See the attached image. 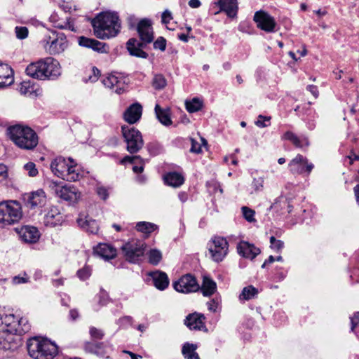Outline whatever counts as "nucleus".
<instances>
[{"instance_id":"obj_1","label":"nucleus","mask_w":359,"mask_h":359,"mask_svg":"<svg viewBox=\"0 0 359 359\" xmlns=\"http://www.w3.org/2000/svg\"><path fill=\"white\" fill-rule=\"evenodd\" d=\"M94 34L100 39L115 37L121 31V23L118 13L105 11L99 13L91 21Z\"/></svg>"},{"instance_id":"obj_2","label":"nucleus","mask_w":359,"mask_h":359,"mask_svg":"<svg viewBox=\"0 0 359 359\" xmlns=\"http://www.w3.org/2000/svg\"><path fill=\"white\" fill-rule=\"evenodd\" d=\"M29 355L34 359H53L58 353L57 345L41 337H34L27 342Z\"/></svg>"},{"instance_id":"obj_3","label":"nucleus","mask_w":359,"mask_h":359,"mask_svg":"<svg viewBox=\"0 0 359 359\" xmlns=\"http://www.w3.org/2000/svg\"><path fill=\"white\" fill-rule=\"evenodd\" d=\"M8 134L11 140L21 149L31 150L38 144L37 134L28 126H11L8 128Z\"/></svg>"},{"instance_id":"obj_4","label":"nucleus","mask_w":359,"mask_h":359,"mask_svg":"<svg viewBox=\"0 0 359 359\" xmlns=\"http://www.w3.org/2000/svg\"><path fill=\"white\" fill-rule=\"evenodd\" d=\"M22 217V208L17 201L0 203V224L6 226L18 223Z\"/></svg>"},{"instance_id":"obj_5","label":"nucleus","mask_w":359,"mask_h":359,"mask_svg":"<svg viewBox=\"0 0 359 359\" xmlns=\"http://www.w3.org/2000/svg\"><path fill=\"white\" fill-rule=\"evenodd\" d=\"M121 133L126 144V150L131 154L140 151L144 146L142 133L135 127L123 126Z\"/></svg>"},{"instance_id":"obj_6","label":"nucleus","mask_w":359,"mask_h":359,"mask_svg":"<svg viewBox=\"0 0 359 359\" xmlns=\"http://www.w3.org/2000/svg\"><path fill=\"white\" fill-rule=\"evenodd\" d=\"M146 247L143 241L133 240L123 244L121 249L126 261L136 264L142 260Z\"/></svg>"},{"instance_id":"obj_7","label":"nucleus","mask_w":359,"mask_h":359,"mask_svg":"<svg viewBox=\"0 0 359 359\" xmlns=\"http://www.w3.org/2000/svg\"><path fill=\"white\" fill-rule=\"evenodd\" d=\"M50 187L59 198L72 203H76L81 197V193L74 186H61L55 182H51Z\"/></svg>"},{"instance_id":"obj_8","label":"nucleus","mask_w":359,"mask_h":359,"mask_svg":"<svg viewBox=\"0 0 359 359\" xmlns=\"http://www.w3.org/2000/svg\"><path fill=\"white\" fill-rule=\"evenodd\" d=\"M208 250L214 261L221 262L226 255L229 243L222 237H215L208 244Z\"/></svg>"},{"instance_id":"obj_9","label":"nucleus","mask_w":359,"mask_h":359,"mask_svg":"<svg viewBox=\"0 0 359 359\" xmlns=\"http://www.w3.org/2000/svg\"><path fill=\"white\" fill-rule=\"evenodd\" d=\"M174 289L182 293H189L196 292L200 286L197 283L196 278L188 273L182 276L178 280L173 283Z\"/></svg>"},{"instance_id":"obj_10","label":"nucleus","mask_w":359,"mask_h":359,"mask_svg":"<svg viewBox=\"0 0 359 359\" xmlns=\"http://www.w3.org/2000/svg\"><path fill=\"white\" fill-rule=\"evenodd\" d=\"M253 20L257 23V27L260 29L268 33L276 32V20L268 13L263 11H257L254 15Z\"/></svg>"},{"instance_id":"obj_11","label":"nucleus","mask_w":359,"mask_h":359,"mask_svg":"<svg viewBox=\"0 0 359 359\" xmlns=\"http://www.w3.org/2000/svg\"><path fill=\"white\" fill-rule=\"evenodd\" d=\"M290 170L294 174H306L309 175L314 165L308 162V159L302 155L298 154L289 163Z\"/></svg>"},{"instance_id":"obj_12","label":"nucleus","mask_w":359,"mask_h":359,"mask_svg":"<svg viewBox=\"0 0 359 359\" xmlns=\"http://www.w3.org/2000/svg\"><path fill=\"white\" fill-rule=\"evenodd\" d=\"M137 32L140 37V41L143 44L151 43L154 39L151 21L149 19H142L137 25Z\"/></svg>"},{"instance_id":"obj_13","label":"nucleus","mask_w":359,"mask_h":359,"mask_svg":"<svg viewBox=\"0 0 359 359\" xmlns=\"http://www.w3.org/2000/svg\"><path fill=\"white\" fill-rule=\"evenodd\" d=\"M43 61L46 80L56 79L60 75V67L57 60L51 57H48L43 59Z\"/></svg>"},{"instance_id":"obj_14","label":"nucleus","mask_w":359,"mask_h":359,"mask_svg":"<svg viewBox=\"0 0 359 359\" xmlns=\"http://www.w3.org/2000/svg\"><path fill=\"white\" fill-rule=\"evenodd\" d=\"M79 46L91 48L94 51L104 53L109 51V46L106 43L100 42L96 39L86 37L84 36H79L78 39Z\"/></svg>"},{"instance_id":"obj_15","label":"nucleus","mask_w":359,"mask_h":359,"mask_svg":"<svg viewBox=\"0 0 359 359\" xmlns=\"http://www.w3.org/2000/svg\"><path fill=\"white\" fill-rule=\"evenodd\" d=\"M147 46L136 38H130L126 43V48L130 55L144 59L149 56L148 53L144 51Z\"/></svg>"},{"instance_id":"obj_16","label":"nucleus","mask_w":359,"mask_h":359,"mask_svg":"<svg viewBox=\"0 0 359 359\" xmlns=\"http://www.w3.org/2000/svg\"><path fill=\"white\" fill-rule=\"evenodd\" d=\"M64 221L63 216L59 209L53 206L43 217V224L46 226L54 227L60 225Z\"/></svg>"},{"instance_id":"obj_17","label":"nucleus","mask_w":359,"mask_h":359,"mask_svg":"<svg viewBox=\"0 0 359 359\" xmlns=\"http://www.w3.org/2000/svg\"><path fill=\"white\" fill-rule=\"evenodd\" d=\"M237 250L240 255L250 259H255L261 252L259 248L244 241H241L238 244Z\"/></svg>"},{"instance_id":"obj_18","label":"nucleus","mask_w":359,"mask_h":359,"mask_svg":"<svg viewBox=\"0 0 359 359\" xmlns=\"http://www.w3.org/2000/svg\"><path fill=\"white\" fill-rule=\"evenodd\" d=\"M205 318L203 314L194 313L186 317L184 324L190 330H202L205 328Z\"/></svg>"},{"instance_id":"obj_19","label":"nucleus","mask_w":359,"mask_h":359,"mask_svg":"<svg viewBox=\"0 0 359 359\" xmlns=\"http://www.w3.org/2000/svg\"><path fill=\"white\" fill-rule=\"evenodd\" d=\"M66 47V36L63 33H59L49 46H46V50L50 55H56L63 52Z\"/></svg>"},{"instance_id":"obj_20","label":"nucleus","mask_w":359,"mask_h":359,"mask_svg":"<svg viewBox=\"0 0 359 359\" xmlns=\"http://www.w3.org/2000/svg\"><path fill=\"white\" fill-rule=\"evenodd\" d=\"M152 279L154 285L159 290H164L169 285V278L168 275L161 271H151L148 273Z\"/></svg>"},{"instance_id":"obj_21","label":"nucleus","mask_w":359,"mask_h":359,"mask_svg":"<svg viewBox=\"0 0 359 359\" xmlns=\"http://www.w3.org/2000/svg\"><path fill=\"white\" fill-rule=\"evenodd\" d=\"M142 107L139 103L131 104L124 112V120L130 124H134L140 120L142 116Z\"/></svg>"},{"instance_id":"obj_22","label":"nucleus","mask_w":359,"mask_h":359,"mask_svg":"<svg viewBox=\"0 0 359 359\" xmlns=\"http://www.w3.org/2000/svg\"><path fill=\"white\" fill-rule=\"evenodd\" d=\"M18 233L21 239L27 243H35L40 238L39 232L34 226H23L18 231Z\"/></svg>"},{"instance_id":"obj_23","label":"nucleus","mask_w":359,"mask_h":359,"mask_svg":"<svg viewBox=\"0 0 359 359\" xmlns=\"http://www.w3.org/2000/svg\"><path fill=\"white\" fill-rule=\"evenodd\" d=\"M43 65V60L29 64L26 68L27 74L34 79L46 80V74L44 73Z\"/></svg>"},{"instance_id":"obj_24","label":"nucleus","mask_w":359,"mask_h":359,"mask_svg":"<svg viewBox=\"0 0 359 359\" xmlns=\"http://www.w3.org/2000/svg\"><path fill=\"white\" fill-rule=\"evenodd\" d=\"M68 164V159L57 156L51 162L50 169L55 175L64 180Z\"/></svg>"},{"instance_id":"obj_25","label":"nucleus","mask_w":359,"mask_h":359,"mask_svg":"<svg viewBox=\"0 0 359 359\" xmlns=\"http://www.w3.org/2000/svg\"><path fill=\"white\" fill-rule=\"evenodd\" d=\"M0 334V348L4 350H12L17 347L18 344L15 335L17 334H11L4 331V328H1Z\"/></svg>"},{"instance_id":"obj_26","label":"nucleus","mask_w":359,"mask_h":359,"mask_svg":"<svg viewBox=\"0 0 359 359\" xmlns=\"http://www.w3.org/2000/svg\"><path fill=\"white\" fill-rule=\"evenodd\" d=\"M76 222L82 229L89 233L96 234L99 230L97 221L88 216L83 217V215H80Z\"/></svg>"},{"instance_id":"obj_27","label":"nucleus","mask_w":359,"mask_h":359,"mask_svg":"<svg viewBox=\"0 0 359 359\" xmlns=\"http://www.w3.org/2000/svg\"><path fill=\"white\" fill-rule=\"evenodd\" d=\"M94 253L105 260L114 258L116 255V250L107 243H99L93 249Z\"/></svg>"},{"instance_id":"obj_28","label":"nucleus","mask_w":359,"mask_h":359,"mask_svg":"<svg viewBox=\"0 0 359 359\" xmlns=\"http://www.w3.org/2000/svg\"><path fill=\"white\" fill-rule=\"evenodd\" d=\"M13 81V69L6 64L0 63V88L8 86Z\"/></svg>"},{"instance_id":"obj_29","label":"nucleus","mask_w":359,"mask_h":359,"mask_svg":"<svg viewBox=\"0 0 359 359\" xmlns=\"http://www.w3.org/2000/svg\"><path fill=\"white\" fill-rule=\"evenodd\" d=\"M221 11H224L229 18H234L238 11L237 0H219L217 3Z\"/></svg>"},{"instance_id":"obj_30","label":"nucleus","mask_w":359,"mask_h":359,"mask_svg":"<svg viewBox=\"0 0 359 359\" xmlns=\"http://www.w3.org/2000/svg\"><path fill=\"white\" fill-rule=\"evenodd\" d=\"M46 197L45 192L41 189L32 193L27 199V204L31 208L42 207L46 204Z\"/></svg>"},{"instance_id":"obj_31","label":"nucleus","mask_w":359,"mask_h":359,"mask_svg":"<svg viewBox=\"0 0 359 359\" xmlns=\"http://www.w3.org/2000/svg\"><path fill=\"white\" fill-rule=\"evenodd\" d=\"M18 317L14 314H5L3 316L1 325L2 327L4 328V331L10 332L11 334L16 333L18 330L16 327H18Z\"/></svg>"},{"instance_id":"obj_32","label":"nucleus","mask_w":359,"mask_h":359,"mask_svg":"<svg viewBox=\"0 0 359 359\" xmlns=\"http://www.w3.org/2000/svg\"><path fill=\"white\" fill-rule=\"evenodd\" d=\"M205 297H210L217 291V284L208 276H204L201 287L199 288Z\"/></svg>"},{"instance_id":"obj_33","label":"nucleus","mask_w":359,"mask_h":359,"mask_svg":"<svg viewBox=\"0 0 359 359\" xmlns=\"http://www.w3.org/2000/svg\"><path fill=\"white\" fill-rule=\"evenodd\" d=\"M164 182L166 184L173 187H179L183 184L184 182V177L177 172H170L163 176Z\"/></svg>"},{"instance_id":"obj_34","label":"nucleus","mask_w":359,"mask_h":359,"mask_svg":"<svg viewBox=\"0 0 359 359\" xmlns=\"http://www.w3.org/2000/svg\"><path fill=\"white\" fill-rule=\"evenodd\" d=\"M68 161L69 164L67 167L64 180L69 182H76L79 180L81 175L76 169V164H73L74 162L72 158H69Z\"/></svg>"},{"instance_id":"obj_35","label":"nucleus","mask_w":359,"mask_h":359,"mask_svg":"<svg viewBox=\"0 0 359 359\" xmlns=\"http://www.w3.org/2000/svg\"><path fill=\"white\" fill-rule=\"evenodd\" d=\"M155 113L157 118L163 125L168 126L172 124L170 111L168 109H162L158 104H156Z\"/></svg>"},{"instance_id":"obj_36","label":"nucleus","mask_w":359,"mask_h":359,"mask_svg":"<svg viewBox=\"0 0 359 359\" xmlns=\"http://www.w3.org/2000/svg\"><path fill=\"white\" fill-rule=\"evenodd\" d=\"M197 345L186 342L182 346V353L185 359H200L198 354L196 352Z\"/></svg>"},{"instance_id":"obj_37","label":"nucleus","mask_w":359,"mask_h":359,"mask_svg":"<svg viewBox=\"0 0 359 359\" xmlns=\"http://www.w3.org/2000/svg\"><path fill=\"white\" fill-rule=\"evenodd\" d=\"M186 109L189 113H194L200 111L203 107V101L198 97H194L191 100L185 102Z\"/></svg>"},{"instance_id":"obj_38","label":"nucleus","mask_w":359,"mask_h":359,"mask_svg":"<svg viewBox=\"0 0 359 359\" xmlns=\"http://www.w3.org/2000/svg\"><path fill=\"white\" fill-rule=\"evenodd\" d=\"M258 294V290L252 285H248L243 287L239 295L240 300H250L255 298Z\"/></svg>"},{"instance_id":"obj_39","label":"nucleus","mask_w":359,"mask_h":359,"mask_svg":"<svg viewBox=\"0 0 359 359\" xmlns=\"http://www.w3.org/2000/svg\"><path fill=\"white\" fill-rule=\"evenodd\" d=\"M148 262L154 266H157L162 259V253L158 249H151L147 252Z\"/></svg>"},{"instance_id":"obj_40","label":"nucleus","mask_w":359,"mask_h":359,"mask_svg":"<svg viewBox=\"0 0 359 359\" xmlns=\"http://www.w3.org/2000/svg\"><path fill=\"white\" fill-rule=\"evenodd\" d=\"M17 324H18V327H16L18 330L16 331L15 334H17L19 336L22 335L26 332H28L30 330L31 325L26 318L18 317Z\"/></svg>"},{"instance_id":"obj_41","label":"nucleus","mask_w":359,"mask_h":359,"mask_svg":"<svg viewBox=\"0 0 359 359\" xmlns=\"http://www.w3.org/2000/svg\"><path fill=\"white\" fill-rule=\"evenodd\" d=\"M157 229V225L147 222H140L136 224V229L144 233H151Z\"/></svg>"},{"instance_id":"obj_42","label":"nucleus","mask_w":359,"mask_h":359,"mask_svg":"<svg viewBox=\"0 0 359 359\" xmlns=\"http://www.w3.org/2000/svg\"><path fill=\"white\" fill-rule=\"evenodd\" d=\"M167 85L166 79L162 74H156L152 81V86L156 90H161Z\"/></svg>"},{"instance_id":"obj_43","label":"nucleus","mask_w":359,"mask_h":359,"mask_svg":"<svg viewBox=\"0 0 359 359\" xmlns=\"http://www.w3.org/2000/svg\"><path fill=\"white\" fill-rule=\"evenodd\" d=\"M149 154L152 156H157L163 151V147L158 142H151L147 144Z\"/></svg>"},{"instance_id":"obj_44","label":"nucleus","mask_w":359,"mask_h":359,"mask_svg":"<svg viewBox=\"0 0 359 359\" xmlns=\"http://www.w3.org/2000/svg\"><path fill=\"white\" fill-rule=\"evenodd\" d=\"M59 32L55 30H48L46 33L44 34L43 39L41 41L44 48L46 49V46H49L51 42L55 39V37L58 35Z\"/></svg>"},{"instance_id":"obj_45","label":"nucleus","mask_w":359,"mask_h":359,"mask_svg":"<svg viewBox=\"0 0 359 359\" xmlns=\"http://www.w3.org/2000/svg\"><path fill=\"white\" fill-rule=\"evenodd\" d=\"M133 318L130 316H123L116 320V323L121 328H126L128 325H132Z\"/></svg>"},{"instance_id":"obj_46","label":"nucleus","mask_w":359,"mask_h":359,"mask_svg":"<svg viewBox=\"0 0 359 359\" xmlns=\"http://www.w3.org/2000/svg\"><path fill=\"white\" fill-rule=\"evenodd\" d=\"M242 213L244 217V218L249 222H252L255 221L254 217L255 212L246 206H243L242 208Z\"/></svg>"},{"instance_id":"obj_47","label":"nucleus","mask_w":359,"mask_h":359,"mask_svg":"<svg viewBox=\"0 0 359 359\" xmlns=\"http://www.w3.org/2000/svg\"><path fill=\"white\" fill-rule=\"evenodd\" d=\"M284 137L286 140L291 141L297 147H302V141L293 133L287 131L285 133Z\"/></svg>"},{"instance_id":"obj_48","label":"nucleus","mask_w":359,"mask_h":359,"mask_svg":"<svg viewBox=\"0 0 359 359\" xmlns=\"http://www.w3.org/2000/svg\"><path fill=\"white\" fill-rule=\"evenodd\" d=\"M76 274L79 279L81 280H85L90 276L91 269L90 266H85L82 269L78 270Z\"/></svg>"},{"instance_id":"obj_49","label":"nucleus","mask_w":359,"mask_h":359,"mask_svg":"<svg viewBox=\"0 0 359 359\" xmlns=\"http://www.w3.org/2000/svg\"><path fill=\"white\" fill-rule=\"evenodd\" d=\"M16 37L19 39H25L28 36L29 31L26 27L17 26L15 28Z\"/></svg>"},{"instance_id":"obj_50","label":"nucleus","mask_w":359,"mask_h":359,"mask_svg":"<svg viewBox=\"0 0 359 359\" xmlns=\"http://www.w3.org/2000/svg\"><path fill=\"white\" fill-rule=\"evenodd\" d=\"M89 333L93 339H102L104 336L103 330L95 327H90Z\"/></svg>"},{"instance_id":"obj_51","label":"nucleus","mask_w":359,"mask_h":359,"mask_svg":"<svg viewBox=\"0 0 359 359\" xmlns=\"http://www.w3.org/2000/svg\"><path fill=\"white\" fill-rule=\"evenodd\" d=\"M118 82V78L114 75H109L102 81L103 84L109 88H112Z\"/></svg>"},{"instance_id":"obj_52","label":"nucleus","mask_w":359,"mask_h":359,"mask_svg":"<svg viewBox=\"0 0 359 359\" xmlns=\"http://www.w3.org/2000/svg\"><path fill=\"white\" fill-rule=\"evenodd\" d=\"M220 302L221 299L219 297H216L212 298L207 303L208 310L212 312H215L220 304Z\"/></svg>"},{"instance_id":"obj_53","label":"nucleus","mask_w":359,"mask_h":359,"mask_svg":"<svg viewBox=\"0 0 359 359\" xmlns=\"http://www.w3.org/2000/svg\"><path fill=\"white\" fill-rule=\"evenodd\" d=\"M153 46L154 49H159L161 51H164L166 48V40L164 37L159 36L154 42Z\"/></svg>"},{"instance_id":"obj_54","label":"nucleus","mask_w":359,"mask_h":359,"mask_svg":"<svg viewBox=\"0 0 359 359\" xmlns=\"http://www.w3.org/2000/svg\"><path fill=\"white\" fill-rule=\"evenodd\" d=\"M24 168L28 172V174L30 177H35L38 175V170L36 168V165L32 162L26 163L24 166Z\"/></svg>"},{"instance_id":"obj_55","label":"nucleus","mask_w":359,"mask_h":359,"mask_svg":"<svg viewBox=\"0 0 359 359\" xmlns=\"http://www.w3.org/2000/svg\"><path fill=\"white\" fill-rule=\"evenodd\" d=\"M270 243L271 248L276 250L277 251L280 250L284 247V243L280 240H277L274 236H271Z\"/></svg>"},{"instance_id":"obj_56","label":"nucleus","mask_w":359,"mask_h":359,"mask_svg":"<svg viewBox=\"0 0 359 359\" xmlns=\"http://www.w3.org/2000/svg\"><path fill=\"white\" fill-rule=\"evenodd\" d=\"M137 161H139L140 163H142L144 160L141 158L140 156H126L122 160L121 163H135Z\"/></svg>"},{"instance_id":"obj_57","label":"nucleus","mask_w":359,"mask_h":359,"mask_svg":"<svg viewBox=\"0 0 359 359\" xmlns=\"http://www.w3.org/2000/svg\"><path fill=\"white\" fill-rule=\"evenodd\" d=\"M271 120L270 116H264L259 115L257 120L255 121V125L259 128H264L268 126L269 124L265 123V121L269 122Z\"/></svg>"},{"instance_id":"obj_58","label":"nucleus","mask_w":359,"mask_h":359,"mask_svg":"<svg viewBox=\"0 0 359 359\" xmlns=\"http://www.w3.org/2000/svg\"><path fill=\"white\" fill-rule=\"evenodd\" d=\"M106 348L107 346L104 342H98L95 354L101 357L104 356L107 353Z\"/></svg>"},{"instance_id":"obj_59","label":"nucleus","mask_w":359,"mask_h":359,"mask_svg":"<svg viewBox=\"0 0 359 359\" xmlns=\"http://www.w3.org/2000/svg\"><path fill=\"white\" fill-rule=\"evenodd\" d=\"M97 343V341H86L84 344V350L86 352L95 354Z\"/></svg>"},{"instance_id":"obj_60","label":"nucleus","mask_w":359,"mask_h":359,"mask_svg":"<svg viewBox=\"0 0 359 359\" xmlns=\"http://www.w3.org/2000/svg\"><path fill=\"white\" fill-rule=\"evenodd\" d=\"M96 192L102 200H107L109 196L108 189L104 187H97Z\"/></svg>"},{"instance_id":"obj_61","label":"nucleus","mask_w":359,"mask_h":359,"mask_svg":"<svg viewBox=\"0 0 359 359\" xmlns=\"http://www.w3.org/2000/svg\"><path fill=\"white\" fill-rule=\"evenodd\" d=\"M8 169L4 164H0V183L8 178Z\"/></svg>"},{"instance_id":"obj_62","label":"nucleus","mask_w":359,"mask_h":359,"mask_svg":"<svg viewBox=\"0 0 359 359\" xmlns=\"http://www.w3.org/2000/svg\"><path fill=\"white\" fill-rule=\"evenodd\" d=\"M172 19V14L169 11L165 10L164 12H163L161 15V21L163 24H168Z\"/></svg>"},{"instance_id":"obj_63","label":"nucleus","mask_w":359,"mask_h":359,"mask_svg":"<svg viewBox=\"0 0 359 359\" xmlns=\"http://www.w3.org/2000/svg\"><path fill=\"white\" fill-rule=\"evenodd\" d=\"M92 72L93 75H89L88 80L91 82H95L98 79L100 75V71L97 67H92Z\"/></svg>"},{"instance_id":"obj_64","label":"nucleus","mask_w":359,"mask_h":359,"mask_svg":"<svg viewBox=\"0 0 359 359\" xmlns=\"http://www.w3.org/2000/svg\"><path fill=\"white\" fill-rule=\"evenodd\" d=\"M351 330L354 331L355 327L359 323V312L354 313L353 316L351 318Z\"/></svg>"}]
</instances>
